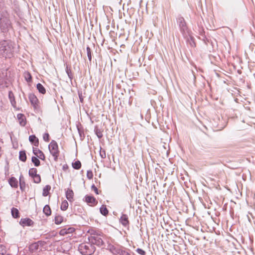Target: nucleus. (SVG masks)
<instances>
[{
  "label": "nucleus",
  "instance_id": "1",
  "mask_svg": "<svg viewBox=\"0 0 255 255\" xmlns=\"http://www.w3.org/2000/svg\"><path fill=\"white\" fill-rule=\"evenodd\" d=\"M14 43L10 40L0 41V55L5 58H10L13 54Z\"/></svg>",
  "mask_w": 255,
  "mask_h": 255
},
{
  "label": "nucleus",
  "instance_id": "2",
  "mask_svg": "<svg viewBox=\"0 0 255 255\" xmlns=\"http://www.w3.org/2000/svg\"><path fill=\"white\" fill-rule=\"evenodd\" d=\"M176 21L183 36L185 38H187L189 36V30L184 17L179 15L176 18Z\"/></svg>",
  "mask_w": 255,
  "mask_h": 255
},
{
  "label": "nucleus",
  "instance_id": "3",
  "mask_svg": "<svg viewBox=\"0 0 255 255\" xmlns=\"http://www.w3.org/2000/svg\"><path fill=\"white\" fill-rule=\"evenodd\" d=\"M78 250L83 255H92L95 252L96 248L89 242L80 244L78 247Z\"/></svg>",
  "mask_w": 255,
  "mask_h": 255
},
{
  "label": "nucleus",
  "instance_id": "4",
  "mask_svg": "<svg viewBox=\"0 0 255 255\" xmlns=\"http://www.w3.org/2000/svg\"><path fill=\"white\" fill-rule=\"evenodd\" d=\"M11 23L8 17L1 15L0 18V29L2 32H6L11 27Z\"/></svg>",
  "mask_w": 255,
  "mask_h": 255
},
{
  "label": "nucleus",
  "instance_id": "5",
  "mask_svg": "<svg viewBox=\"0 0 255 255\" xmlns=\"http://www.w3.org/2000/svg\"><path fill=\"white\" fill-rule=\"evenodd\" d=\"M48 148L51 154L53 156L55 161L58 160L60 151L58 149V145L57 143L54 140H52L48 146Z\"/></svg>",
  "mask_w": 255,
  "mask_h": 255
},
{
  "label": "nucleus",
  "instance_id": "6",
  "mask_svg": "<svg viewBox=\"0 0 255 255\" xmlns=\"http://www.w3.org/2000/svg\"><path fill=\"white\" fill-rule=\"evenodd\" d=\"M88 240L89 242L93 246L96 245L101 247L104 245V241L100 234L92 233L91 236L88 238Z\"/></svg>",
  "mask_w": 255,
  "mask_h": 255
},
{
  "label": "nucleus",
  "instance_id": "7",
  "mask_svg": "<svg viewBox=\"0 0 255 255\" xmlns=\"http://www.w3.org/2000/svg\"><path fill=\"white\" fill-rule=\"evenodd\" d=\"M28 99L31 105L33 107L35 110H38L40 108L39 101L34 94L30 93L28 95Z\"/></svg>",
  "mask_w": 255,
  "mask_h": 255
},
{
  "label": "nucleus",
  "instance_id": "8",
  "mask_svg": "<svg viewBox=\"0 0 255 255\" xmlns=\"http://www.w3.org/2000/svg\"><path fill=\"white\" fill-rule=\"evenodd\" d=\"M85 201L91 206H95L98 203V201L94 196L88 195L85 196Z\"/></svg>",
  "mask_w": 255,
  "mask_h": 255
},
{
  "label": "nucleus",
  "instance_id": "9",
  "mask_svg": "<svg viewBox=\"0 0 255 255\" xmlns=\"http://www.w3.org/2000/svg\"><path fill=\"white\" fill-rule=\"evenodd\" d=\"M7 78L6 70L1 69L0 70V86H3L6 84Z\"/></svg>",
  "mask_w": 255,
  "mask_h": 255
},
{
  "label": "nucleus",
  "instance_id": "10",
  "mask_svg": "<svg viewBox=\"0 0 255 255\" xmlns=\"http://www.w3.org/2000/svg\"><path fill=\"white\" fill-rule=\"evenodd\" d=\"M120 222L125 227H128L129 225V221L128 220V216L126 214H123L120 219Z\"/></svg>",
  "mask_w": 255,
  "mask_h": 255
},
{
  "label": "nucleus",
  "instance_id": "11",
  "mask_svg": "<svg viewBox=\"0 0 255 255\" xmlns=\"http://www.w3.org/2000/svg\"><path fill=\"white\" fill-rule=\"evenodd\" d=\"M33 153L38 158H40L42 160H45V157L43 152L40 149L36 148H33Z\"/></svg>",
  "mask_w": 255,
  "mask_h": 255
},
{
  "label": "nucleus",
  "instance_id": "12",
  "mask_svg": "<svg viewBox=\"0 0 255 255\" xmlns=\"http://www.w3.org/2000/svg\"><path fill=\"white\" fill-rule=\"evenodd\" d=\"M19 224L23 227L25 226H30L33 224V221L29 218H22L19 222Z\"/></svg>",
  "mask_w": 255,
  "mask_h": 255
},
{
  "label": "nucleus",
  "instance_id": "13",
  "mask_svg": "<svg viewBox=\"0 0 255 255\" xmlns=\"http://www.w3.org/2000/svg\"><path fill=\"white\" fill-rule=\"evenodd\" d=\"M8 98L10 102L11 106L13 107V108L16 109V102L15 99L14 95L11 91H10L8 92Z\"/></svg>",
  "mask_w": 255,
  "mask_h": 255
},
{
  "label": "nucleus",
  "instance_id": "14",
  "mask_svg": "<svg viewBox=\"0 0 255 255\" xmlns=\"http://www.w3.org/2000/svg\"><path fill=\"white\" fill-rule=\"evenodd\" d=\"M17 119L19 121V123L21 126L24 127L26 123V118L25 116L22 114H18L17 115Z\"/></svg>",
  "mask_w": 255,
  "mask_h": 255
},
{
  "label": "nucleus",
  "instance_id": "15",
  "mask_svg": "<svg viewBox=\"0 0 255 255\" xmlns=\"http://www.w3.org/2000/svg\"><path fill=\"white\" fill-rule=\"evenodd\" d=\"M29 141L33 144L34 146L37 147L39 145V140L35 135H31L29 136Z\"/></svg>",
  "mask_w": 255,
  "mask_h": 255
},
{
  "label": "nucleus",
  "instance_id": "16",
  "mask_svg": "<svg viewBox=\"0 0 255 255\" xmlns=\"http://www.w3.org/2000/svg\"><path fill=\"white\" fill-rule=\"evenodd\" d=\"M39 247L38 242L34 243L29 246V251L31 253H34L39 249Z\"/></svg>",
  "mask_w": 255,
  "mask_h": 255
},
{
  "label": "nucleus",
  "instance_id": "17",
  "mask_svg": "<svg viewBox=\"0 0 255 255\" xmlns=\"http://www.w3.org/2000/svg\"><path fill=\"white\" fill-rule=\"evenodd\" d=\"M74 192L72 189H68L66 192V198L69 201H71L73 198Z\"/></svg>",
  "mask_w": 255,
  "mask_h": 255
},
{
  "label": "nucleus",
  "instance_id": "18",
  "mask_svg": "<svg viewBox=\"0 0 255 255\" xmlns=\"http://www.w3.org/2000/svg\"><path fill=\"white\" fill-rule=\"evenodd\" d=\"M131 251L124 247H121L120 252H119V255H131Z\"/></svg>",
  "mask_w": 255,
  "mask_h": 255
},
{
  "label": "nucleus",
  "instance_id": "19",
  "mask_svg": "<svg viewBox=\"0 0 255 255\" xmlns=\"http://www.w3.org/2000/svg\"><path fill=\"white\" fill-rule=\"evenodd\" d=\"M11 213L12 216L14 218H18L19 217V212L17 209L15 208H12L11 209Z\"/></svg>",
  "mask_w": 255,
  "mask_h": 255
},
{
  "label": "nucleus",
  "instance_id": "20",
  "mask_svg": "<svg viewBox=\"0 0 255 255\" xmlns=\"http://www.w3.org/2000/svg\"><path fill=\"white\" fill-rule=\"evenodd\" d=\"M9 183L12 187L16 188L18 186L17 180L14 177H11L9 179Z\"/></svg>",
  "mask_w": 255,
  "mask_h": 255
},
{
  "label": "nucleus",
  "instance_id": "21",
  "mask_svg": "<svg viewBox=\"0 0 255 255\" xmlns=\"http://www.w3.org/2000/svg\"><path fill=\"white\" fill-rule=\"evenodd\" d=\"M110 250V251L114 254H118L119 252H120V250L121 249V248H116L113 245H110L109 246Z\"/></svg>",
  "mask_w": 255,
  "mask_h": 255
},
{
  "label": "nucleus",
  "instance_id": "22",
  "mask_svg": "<svg viewBox=\"0 0 255 255\" xmlns=\"http://www.w3.org/2000/svg\"><path fill=\"white\" fill-rule=\"evenodd\" d=\"M43 212L46 216H50L51 214V211L50 206L48 205H46L43 208Z\"/></svg>",
  "mask_w": 255,
  "mask_h": 255
},
{
  "label": "nucleus",
  "instance_id": "23",
  "mask_svg": "<svg viewBox=\"0 0 255 255\" xmlns=\"http://www.w3.org/2000/svg\"><path fill=\"white\" fill-rule=\"evenodd\" d=\"M94 131L96 134L99 139L103 137V131L101 129H100L98 127H95Z\"/></svg>",
  "mask_w": 255,
  "mask_h": 255
},
{
  "label": "nucleus",
  "instance_id": "24",
  "mask_svg": "<svg viewBox=\"0 0 255 255\" xmlns=\"http://www.w3.org/2000/svg\"><path fill=\"white\" fill-rule=\"evenodd\" d=\"M19 159L20 160L25 162L26 160L27 157L25 151H19Z\"/></svg>",
  "mask_w": 255,
  "mask_h": 255
},
{
  "label": "nucleus",
  "instance_id": "25",
  "mask_svg": "<svg viewBox=\"0 0 255 255\" xmlns=\"http://www.w3.org/2000/svg\"><path fill=\"white\" fill-rule=\"evenodd\" d=\"M36 88L40 93L42 94H45L46 90L41 84L38 83L36 85Z\"/></svg>",
  "mask_w": 255,
  "mask_h": 255
},
{
  "label": "nucleus",
  "instance_id": "26",
  "mask_svg": "<svg viewBox=\"0 0 255 255\" xmlns=\"http://www.w3.org/2000/svg\"><path fill=\"white\" fill-rule=\"evenodd\" d=\"M50 189L51 186L50 185H46L43 189L42 195L45 197L47 196L49 194Z\"/></svg>",
  "mask_w": 255,
  "mask_h": 255
},
{
  "label": "nucleus",
  "instance_id": "27",
  "mask_svg": "<svg viewBox=\"0 0 255 255\" xmlns=\"http://www.w3.org/2000/svg\"><path fill=\"white\" fill-rule=\"evenodd\" d=\"M100 213L104 216H107L109 213V211L105 205H103L100 209Z\"/></svg>",
  "mask_w": 255,
  "mask_h": 255
},
{
  "label": "nucleus",
  "instance_id": "28",
  "mask_svg": "<svg viewBox=\"0 0 255 255\" xmlns=\"http://www.w3.org/2000/svg\"><path fill=\"white\" fill-rule=\"evenodd\" d=\"M25 80L28 83L32 81V76L31 74L28 72H25L23 74Z\"/></svg>",
  "mask_w": 255,
  "mask_h": 255
},
{
  "label": "nucleus",
  "instance_id": "29",
  "mask_svg": "<svg viewBox=\"0 0 255 255\" xmlns=\"http://www.w3.org/2000/svg\"><path fill=\"white\" fill-rule=\"evenodd\" d=\"M72 167L75 169L78 170L81 167V163L79 160H77L72 163Z\"/></svg>",
  "mask_w": 255,
  "mask_h": 255
},
{
  "label": "nucleus",
  "instance_id": "30",
  "mask_svg": "<svg viewBox=\"0 0 255 255\" xmlns=\"http://www.w3.org/2000/svg\"><path fill=\"white\" fill-rule=\"evenodd\" d=\"M31 161L34 164L35 166H39L40 165V161L37 157L35 156H32L31 158Z\"/></svg>",
  "mask_w": 255,
  "mask_h": 255
},
{
  "label": "nucleus",
  "instance_id": "31",
  "mask_svg": "<svg viewBox=\"0 0 255 255\" xmlns=\"http://www.w3.org/2000/svg\"><path fill=\"white\" fill-rule=\"evenodd\" d=\"M37 169L35 168H31L29 170V175L30 177L32 178L36 175L37 174Z\"/></svg>",
  "mask_w": 255,
  "mask_h": 255
},
{
  "label": "nucleus",
  "instance_id": "32",
  "mask_svg": "<svg viewBox=\"0 0 255 255\" xmlns=\"http://www.w3.org/2000/svg\"><path fill=\"white\" fill-rule=\"evenodd\" d=\"M63 220V218L62 216L60 215H56L55 217V223L56 224H61Z\"/></svg>",
  "mask_w": 255,
  "mask_h": 255
},
{
  "label": "nucleus",
  "instance_id": "33",
  "mask_svg": "<svg viewBox=\"0 0 255 255\" xmlns=\"http://www.w3.org/2000/svg\"><path fill=\"white\" fill-rule=\"evenodd\" d=\"M68 207V203L66 200L63 201L61 205V209L62 211H66Z\"/></svg>",
  "mask_w": 255,
  "mask_h": 255
},
{
  "label": "nucleus",
  "instance_id": "34",
  "mask_svg": "<svg viewBox=\"0 0 255 255\" xmlns=\"http://www.w3.org/2000/svg\"><path fill=\"white\" fill-rule=\"evenodd\" d=\"M87 54L88 57V59L90 62L92 61V51L89 46H87L86 48Z\"/></svg>",
  "mask_w": 255,
  "mask_h": 255
},
{
  "label": "nucleus",
  "instance_id": "35",
  "mask_svg": "<svg viewBox=\"0 0 255 255\" xmlns=\"http://www.w3.org/2000/svg\"><path fill=\"white\" fill-rule=\"evenodd\" d=\"M34 182L36 183H39L41 182V177L39 174H37L36 175L33 176L32 177Z\"/></svg>",
  "mask_w": 255,
  "mask_h": 255
},
{
  "label": "nucleus",
  "instance_id": "36",
  "mask_svg": "<svg viewBox=\"0 0 255 255\" xmlns=\"http://www.w3.org/2000/svg\"><path fill=\"white\" fill-rule=\"evenodd\" d=\"M66 72L68 75V77L70 79V80H72L73 79V74L71 69L68 68V67H67L66 68Z\"/></svg>",
  "mask_w": 255,
  "mask_h": 255
},
{
  "label": "nucleus",
  "instance_id": "37",
  "mask_svg": "<svg viewBox=\"0 0 255 255\" xmlns=\"http://www.w3.org/2000/svg\"><path fill=\"white\" fill-rule=\"evenodd\" d=\"M6 253L5 247L0 244V255H4Z\"/></svg>",
  "mask_w": 255,
  "mask_h": 255
},
{
  "label": "nucleus",
  "instance_id": "38",
  "mask_svg": "<svg viewBox=\"0 0 255 255\" xmlns=\"http://www.w3.org/2000/svg\"><path fill=\"white\" fill-rule=\"evenodd\" d=\"M72 229L69 228L67 230L66 229H63L60 231V234L64 235L65 234H68L71 232Z\"/></svg>",
  "mask_w": 255,
  "mask_h": 255
},
{
  "label": "nucleus",
  "instance_id": "39",
  "mask_svg": "<svg viewBox=\"0 0 255 255\" xmlns=\"http://www.w3.org/2000/svg\"><path fill=\"white\" fill-rule=\"evenodd\" d=\"M87 177L89 179H91L93 177V174L91 170H88L87 172Z\"/></svg>",
  "mask_w": 255,
  "mask_h": 255
},
{
  "label": "nucleus",
  "instance_id": "40",
  "mask_svg": "<svg viewBox=\"0 0 255 255\" xmlns=\"http://www.w3.org/2000/svg\"><path fill=\"white\" fill-rule=\"evenodd\" d=\"M100 155L102 158H105L106 157V153L105 150H102L101 148L100 151Z\"/></svg>",
  "mask_w": 255,
  "mask_h": 255
},
{
  "label": "nucleus",
  "instance_id": "41",
  "mask_svg": "<svg viewBox=\"0 0 255 255\" xmlns=\"http://www.w3.org/2000/svg\"><path fill=\"white\" fill-rule=\"evenodd\" d=\"M43 138L44 141L48 142L49 141V135L48 133H45L43 134Z\"/></svg>",
  "mask_w": 255,
  "mask_h": 255
},
{
  "label": "nucleus",
  "instance_id": "42",
  "mask_svg": "<svg viewBox=\"0 0 255 255\" xmlns=\"http://www.w3.org/2000/svg\"><path fill=\"white\" fill-rule=\"evenodd\" d=\"M136 252L140 255H145L146 253L143 250L137 248L136 250Z\"/></svg>",
  "mask_w": 255,
  "mask_h": 255
},
{
  "label": "nucleus",
  "instance_id": "43",
  "mask_svg": "<svg viewBox=\"0 0 255 255\" xmlns=\"http://www.w3.org/2000/svg\"><path fill=\"white\" fill-rule=\"evenodd\" d=\"M91 189L93 190L96 194H99L98 189L94 184H93L91 186Z\"/></svg>",
  "mask_w": 255,
  "mask_h": 255
},
{
  "label": "nucleus",
  "instance_id": "44",
  "mask_svg": "<svg viewBox=\"0 0 255 255\" xmlns=\"http://www.w3.org/2000/svg\"><path fill=\"white\" fill-rule=\"evenodd\" d=\"M78 96H79L80 102L81 103H83V96H82V92L78 91Z\"/></svg>",
  "mask_w": 255,
  "mask_h": 255
},
{
  "label": "nucleus",
  "instance_id": "45",
  "mask_svg": "<svg viewBox=\"0 0 255 255\" xmlns=\"http://www.w3.org/2000/svg\"><path fill=\"white\" fill-rule=\"evenodd\" d=\"M189 37H190V38L191 40L190 45H191V46L193 47L195 45V43L194 41H193V38L192 36H191L190 35H189Z\"/></svg>",
  "mask_w": 255,
  "mask_h": 255
},
{
  "label": "nucleus",
  "instance_id": "46",
  "mask_svg": "<svg viewBox=\"0 0 255 255\" xmlns=\"http://www.w3.org/2000/svg\"><path fill=\"white\" fill-rule=\"evenodd\" d=\"M24 187H25L24 183L23 182V183H22L21 182V181H20V188L21 190H23V188H24Z\"/></svg>",
  "mask_w": 255,
  "mask_h": 255
},
{
  "label": "nucleus",
  "instance_id": "47",
  "mask_svg": "<svg viewBox=\"0 0 255 255\" xmlns=\"http://www.w3.org/2000/svg\"><path fill=\"white\" fill-rule=\"evenodd\" d=\"M3 103L2 101H0V111H1L2 109Z\"/></svg>",
  "mask_w": 255,
  "mask_h": 255
}]
</instances>
